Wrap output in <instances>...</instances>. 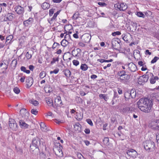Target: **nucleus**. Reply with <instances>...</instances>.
<instances>
[{
  "label": "nucleus",
  "instance_id": "nucleus-22",
  "mask_svg": "<svg viewBox=\"0 0 159 159\" xmlns=\"http://www.w3.org/2000/svg\"><path fill=\"white\" fill-rule=\"evenodd\" d=\"M19 124L20 126L22 128H27L29 126V125L22 120H19Z\"/></svg>",
  "mask_w": 159,
  "mask_h": 159
},
{
  "label": "nucleus",
  "instance_id": "nucleus-24",
  "mask_svg": "<svg viewBox=\"0 0 159 159\" xmlns=\"http://www.w3.org/2000/svg\"><path fill=\"white\" fill-rule=\"evenodd\" d=\"M8 62H7V64L5 63L3 61L0 64V68H2V69L4 70H6L8 67Z\"/></svg>",
  "mask_w": 159,
  "mask_h": 159
},
{
  "label": "nucleus",
  "instance_id": "nucleus-62",
  "mask_svg": "<svg viewBox=\"0 0 159 159\" xmlns=\"http://www.w3.org/2000/svg\"><path fill=\"white\" fill-rule=\"evenodd\" d=\"M118 94L116 92L114 91V96L113 98V99H115V98H118Z\"/></svg>",
  "mask_w": 159,
  "mask_h": 159
},
{
  "label": "nucleus",
  "instance_id": "nucleus-2",
  "mask_svg": "<svg viewBox=\"0 0 159 159\" xmlns=\"http://www.w3.org/2000/svg\"><path fill=\"white\" fill-rule=\"evenodd\" d=\"M143 144L144 148L148 152L155 150V144L153 141L150 140H147Z\"/></svg>",
  "mask_w": 159,
  "mask_h": 159
},
{
  "label": "nucleus",
  "instance_id": "nucleus-48",
  "mask_svg": "<svg viewBox=\"0 0 159 159\" xmlns=\"http://www.w3.org/2000/svg\"><path fill=\"white\" fill-rule=\"evenodd\" d=\"M32 56L31 54L29 52H26L25 56L27 59H30Z\"/></svg>",
  "mask_w": 159,
  "mask_h": 159
},
{
  "label": "nucleus",
  "instance_id": "nucleus-38",
  "mask_svg": "<svg viewBox=\"0 0 159 159\" xmlns=\"http://www.w3.org/2000/svg\"><path fill=\"white\" fill-rule=\"evenodd\" d=\"M103 142L104 145L106 146L108 145L109 144V138L108 137L104 138Z\"/></svg>",
  "mask_w": 159,
  "mask_h": 159
},
{
  "label": "nucleus",
  "instance_id": "nucleus-27",
  "mask_svg": "<svg viewBox=\"0 0 159 159\" xmlns=\"http://www.w3.org/2000/svg\"><path fill=\"white\" fill-rule=\"evenodd\" d=\"M45 101L48 106H53V101L51 98H46Z\"/></svg>",
  "mask_w": 159,
  "mask_h": 159
},
{
  "label": "nucleus",
  "instance_id": "nucleus-28",
  "mask_svg": "<svg viewBox=\"0 0 159 159\" xmlns=\"http://www.w3.org/2000/svg\"><path fill=\"white\" fill-rule=\"evenodd\" d=\"M64 72V74L67 77H70V76L71 73L69 70L66 69L63 71Z\"/></svg>",
  "mask_w": 159,
  "mask_h": 159
},
{
  "label": "nucleus",
  "instance_id": "nucleus-14",
  "mask_svg": "<svg viewBox=\"0 0 159 159\" xmlns=\"http://www.w3.org/2000/svg\"><path fill=\"white\" fill-rule=\"evenodd\" d=\"M91 36L89 34H85L82 36V40L85 43H88L91 39Z\"/></svg>",
  "mask_w": 159,
  "mask_h": 159
},
{
  "label": "nucleus",
  "instance_id": "nucleus-26",
  "mask_svg": "<svg viewBox=\"0 0 159 159\" xmlns=\"http://www.w3.org/2000/svg\"><path fill=\"white\" fill-rule=\"evenodd\" d=\"M40 126L41 130L44 132H46L47 130V126L45 125L43 122H41L40 124Z\"/></svg>",
  "mask_w": 159,
  "mask_h": 159
},
{
  "label": "nucleus",
  "instance_id": "nucleus-58",
  "mask_svg": "<svg viewBox=\"0 0 159 159\" xmlns=\"http://www.w3.org/2000/svg\"><path fill=\"white\" fill-rule=\"evenodd\" d=\"M58 45V46H60V44L58 43L55 42L53 44L52 48L54 49Z\"/></svg>",
  "mask_w": 159,
  "mask_h": 159
},
{
  "label": "nucleus",
  "instance_id": "nucleus-36",
  "mask_svg": "<svg viewBox=\"0 0 159 159\" xmlns=\"http://www.w3.org/2000/svg\"><path fill=\"white\" fill-rule=\"evenodd\" d=\"M124 95L126 100H128L131 98L129 91L126 92L125 93Z\"/></svg>",
  "mask_w": 159,
  "mask_h": 159
},
{
  "label": "nucleus",
  "instance_id": "nucleus-45",
  "mask_svg": "<svg viewBox=\"0 0 159 159\" xmlns=\"http://www.w3.org/2000/svg\"><path fill=\"white\" fill-rule=\"evenodd\" d=\"M137 16L139 17H143V18H145V15L144 14L141 12H138L137 13Z\"/></svg>",
  "mask_w": 159,
  "mask_h": 159
},
{
  "label": "nucleus",
  "instance_id": "nucleus-57",
  "mask_svg": "<svg viewBox=\"0 0 159 159\" xmlns=\"http://www.w3.org/2000/svg\"><path fill=\"white\" fill-rule=\"evenodd\" d=\"M73 63L74 65L75 66H78L79 64V61L76 60H74L73 61Z\"/></svg>",
  "mask_w": 159,
  "mask_h": 159
},
{
  "label": "nucleus",
  "instance_id": "nucleus-17",
  "mask_svg": "<svg viewBox=\"0 0 159 159\" xmlns=\"http://www.w3.org/2000/svg\"><path fill=\"white\" fill-rule=\"evenodd\" d=\"M55 105L58 107H60L63 105L60 97H57L55 99Z\"/></svg>",
  "mask_w": 159,
  "mask_h": 159
},
{
  "label": "nucleus",
  "instance_id": "nucleus-50",
  "mask_svg": "<svg viewBox=\"0 0 159 159\" xmlns=\"http://www.w3.org/2000/svg\"><path fill=\"white\" fill-rule=\"evenodd\" d=\"M13 91L16 93L17 94L19 93L20 92L19 89L17 87H15L14 88Z\"/></svg>",
  "mask_w": 159,
  "mask_h": 159
},
{
  "label": "nucleus",
  "instance_id": "nucleus-10",
  "mask_svg": "<svg viewBox=\"0 0 159 159\" xmlns=\"http://www.w3.org/2000/svg\"><path fill=\"white\" fill-rule=\"evenodd\" d=\"M14 10L19 15L23 14L24 12L23 7L20 6H16L14 8Z\"/></svg>",
  "mask_w": 159,
  "mask_h": 159
},
{
  "label": "nucleus",
  "instance_id": "nucleus-8",
  "mask_svg": "<svg viewBox=\"0 0 159 159\" xmlns=\"http://www.w3.org/2000/svg\"><path fill=\"white\" fill-rule=\"evenodd\" d=\"M126 153L129 156L133 158H136L138 155L137 152L135 150L132 149L128 150L127 151Z\"/></svg>",
  "mask_w": 159,
  "mask_h": 159
},
{
  "label": "nucleus",
  "instance_id": "nucleus-18",
  "mask_svg": "<svg viewBox=\"0 0 159 159\" xmlns=\"http://www.w3.org/2000/svg\"><path fill=\"white\" fill-rule=\"evenodd\" d=\"M148 74L140 76L139 79V81H140L141 80L142 82H147L148 80Z\"/></svg>",
  "mask_w": 159,
  "mask_h": 159
},
{
  "label": "nucleus",
  "instance_id": "nucleus-35",
  "mask_svg": "<svg viewBox=\"0 0 159 159\" xmlns=\"http://www.w3.org/2000/svg\"><path fill=\"white\" fill-rule=\"evenodd\" d=\"M57 16L56 15H55V14H54L53 16L51 19L48 20V21L50 25H51L52 24V21H54L55 20Z\"/></svg>",
  "mask_w": 159,
  "mask_h": 159
},
{
  "label": "nucleus",
  "instance_id": "nucleus-49",
  "mask_svg": "<svg viewBox=\"0 0 159 159\" xmlns=\"http://www.w3.org/2000/svg\"><path fill=\"white\" fill-rule=\"evenodd\" d=\"M159 59V57L156 56L151 61V63H154L157 62V61Z\"/></svg>",
  "mask_w": 159,
  "mask_h": 159
},
{
  "label": "nucleus",
  "instance_id": "nucleus-15",
  "mask_svg": "<svg viewBox=\"0 0 159 159\" xmlns=\"http://www.w3.org/2000/svg\"><path fill=\"white\" fill-rule=\"evenodd\" d=\"M14 14L12 13H8L5 15L6 18L4 19V20L5 21H11L13 19V16Z\"/></svg>",
  "mask_w": 159,
  "mask_h": 159
},
{
  "label": "nucleus",
  "instance_id": "nucleus-55",
  "mask_svg": "<svg viewBox=\"0 0 159 159\" xmlns=\"http://www.w3.org/2000/svg\"><path fill=\"white\" fill-rule=\"evenodd\" d=\"M98 4L102 7H106L107 6V4L104 2H99L98 3Z\"/></svg>",
  "mask_w": 159,
  "mask_h": 159
},
{
  "label": "nucleus",
  "instance_id": "nucleus-16",
  "mask_svg": "<svg viewBox=\"0 0 159 159\" xmlns=\"http://www.w3.org/2000/svg\"><path fill=\"white\" fill-rule=\"evenodd\" d=\"M128 69L131 71L134 72L137 70V67L134 64L131 62L128 64Z\"/></svg>",
  "mask_w": 159,
  "mask_h": 159
},
{
  "label": "nucleus",
  "instance_id": "nucleus-43",
  "mask_svg": "<svg viewBox=\"0 0 159 159\" xmlns=\"http://www.w3.org/2000/svg\"><path fill=\"white\" fill-rule=\"evenodd\" d=\"M121 37L125 41L127 42L129 40L128 39V35H125V34H123Z\"/></svg>",
  "mask_w": 159,
  "mask_h": 159
},
{
  "label": "nucleus",
  "instance_id": "nucleus-54",
  "mask_svg": "<svg viewBox=\"0 0 159 159\" xmlns=\"http://www.w3.org/2000/svg\"><path fill=\"white\" fill-rule=\"evenodd\" d=\"M86 121L91 126H93V124L91 119H87L86 120Z\"/></svg>",
  "mask_w": 159,
  "mask_h": 159
},
{
  "label": "nucleus",
  "instance_id": "nucleus-61",
  "mask_svg": "<svg viewBox=\"0 0 159 159\" xmlns=\"http://www.w3.org/2000/svg\"><path fill=\"white\" fill-rule=\"evenodd\" d=\"M84 132L86 134H88L90 133V130L89 129H86L84 130Z\"/></svg>",
  "mask_w": 159,
  "mask_h": 159
},
{
  "label": "nucleus",
  "instance_id": "nucleus-39",
  "mask_svg": "<svg viewBox=\"0 0 159 159\" xmlns=\"http://www.w3.org/2000/svg\"><path fill=\"white\" fill-rule=\"evenodd\" d=\"M13 38V36L12 35H10L6 38V42L10 43L12 39Z\"/></svg>",
  "mask_w": 159,
  "mask_h": 159
},
{
  "label": "nucleus",
  "instance_id": "nucleus-23",
  "mask_svg": "<svg viewBox=\"0 0 159 159\" xmlns=\"http://www.w3.org/2000/svg\"><path fill=\"white\" fill-rule=\"evenodd\" d=\"M62 147L58 149H56L55 150H53L56 153V154L58 156H61L62 155Z\"/></svg>",
  "mask_w": 159,
  "mask_h": 159
},
{
  "label": "nucleus",
  "instance_id": "nucleus-5",
  "mask_svg": "<svg viewBox=\"0 0 159 159\" xmlns=\"http://www.w3.org/2000/svg\"><path fill=\"white\" fill-rule=\"evenodd\" d=\"M41 142L40 139L37 137L34 138L32 141V145L30 146V148L31 149L32 148H31L33 146L36 149L38 148V147L40 145Z\"/></svg>",
  "mask_w": 159,
  "mask_h": 159
},
{
  "label": "nucleus",
  "instance_id": "nucleus-25",
  "mask_svg": "<svg viewBox=\"0 0 159 159\" xmlns=\"http://www.w3.org/2000/svg\"><path fill=\"white\" fill-rule=\"evenodd\" d=\"M50 6V5L49 4L46 2H43L41 5V7L43 10H46L48 9Z\"/></svg>",
  "mask_w": 159,
  "mask_h": 159
},
{
  "label": "nucleus",
  "instance_id": "nucleus-4",
  "mask_svg": "<svg viewBox=\"0 0 159 159\" xmlns=\"http://www.w3.org/2000/svg\"><path fill=\"white\" fill-rule=\"evenodd\" d=\"M114 7L117 8L120 11H124L127 8V6L125 3L123 2H118L114 5Z\"/></svg>",
  "mask_w": 159,
  "mask_h": 159
},
{
  "label": "nucleus",
  "instance_id": "nucleus-64",
  "mask_svg": "<svg viewBox=\"0 0 159 159\" xmlns=\"http://www.w3.org/2000/svg\"><path fill=\"white\" fill-rule=\"evenodd\" d=\"M78 32H76V33L74 34L73 35V36L74 38L77 39L79 38L78 34Z\"/></svg>",
  "mask_w": 159,
  "mask_h": 159
},
{
  "label": "nucleus",
  "instance_id": "nucleus-46",
  "mask_svg": "<svg viewBox=\"0 0 159 159\" xmlns=\"http://www.w3.org/2000/svg\"><path fill=\"white\" fill-rule=\"evenodd\" d=\"M79 12H77L75 13L73 15L72 18L73 19H77L78 17H79Z\"/></svg>",
  "mask_w": 159,
  "mask_h": 159
},
{
  "label": "nucleus",
  "instance_id": "nucleus-3",
  "mask_svg": "<svg viewBox=\"0 0 159 159\" xmlns=\"http://www.w3.org/2000/svg\"><path fill=\"white\" fill-rule=\"evenodd\" d=\"M148 126L153 129L159 130V120H154L150 121Z\"/></svg>",
  "mask_w": 159,
  "mask_h": 159
},
{
  "label": "nucleus",
  "instance_id": "nucleus-29",
  "mask_svg": "<svg viewBox=\"0 0 159 159\" xmlns=\"http://www.w3.org/2000/svg\"><path fill=\"white\" fill-rule=\"evenodd\" d=\"M129 91L131 98H134L136 95V91L132 89Z\"/></svg>",
  "mask_w": 159,
  "mask_h": 159
},
{
  "label": "nucleus",
  "instance_id": "nucleus-1",
  "mask_svg": "<svg viewBox=\"0 0 159 159\" xmlns=\"http://www.w3.org/2000/svg\"><path fill=\"white\" fill-rule=\"evenodd\" d=\"M153 105L152 100L147 98L140 99L137 102V105L141 111L145 112H150Z\"/></svg>",
  "mask_w": 159,
  "mask_h": 159
},
{
  "label": "nucleus",
  "instance_id": "nucleus-13",
  "mask_svg": "<svg viewBox=\"0 0 159 159\" xmlns=\"http://www.w3.org/2000/svg\"><path fill=\"white\" fill-rule=\"evenodd\" d=\"M133 111V108L132 107H127L123 108L120 110V111L122 114H125L128 112H132Z\"/></svg>",
  "mask_w": 159,
  "mask_h": 159
},
{
  "label": "nucleus",
  "instance_id": "nucleus-19",
  "mask_svg": "<svg viewBox=\"0 0 159 159\" xmlns=\"http://www.w3.org/2000/svg\"><path fill=\"white\" fill-rule=\"evenodd\" d=\"M20 113L23 117L28 116L29 112L25 108H22L20 111Z\"/></svg>",
  "mask_w": 159,
  "mask_h": 159
},
{
  "label": "nucleus",
  "instance_id": "nucleus-44",
  "mask_svg": "<svg viewBox=\"0 0 159 159\" xmlns=\"http://www.w3.org/2000/svg\"><path fill=\"white\" fill-rule=\"evenodd\" d=\"M30 112L32 114L35 115H36L38 114V111L37 110V109H32L31 110Z\"/></svg>",
  "mask_w": 159,
  "mask_h": 159
},
{
  "label": "nucleus",
  "instance_id": "nucleus-34",
  "mask_svg": "<svg viewBox=\"0 0 159 159\" xmlns=\"http://www.w3.org/2000/svg\"><path fill=\"white\" fill-rule=\"evenodd\" d=\"M68 42L65 39L62 40L61 42V44L63 47H65L68 44Z\"/></svg>",
  "mask_w": 159,
  "mask_h": 159
},
{
  "label": "nucleus",
  "instance_id": "nucleus-42",
  "mask_svg": "<svg viewBox=\"0 0 159 159\" xmlns=\"http://www.w3.org/2000/svg\"><path fill=\"white\" fill-rule=\"evenodd\" d=\"M17 64V61L16 59L13 60L11 62V65L13 67H15Z\"/></svg>",
  "mask_w": 159,
  "mask_h": 159
},
{
  "label": "nucleus",
  "instance_id": "nucleus-11",
  "mask_svg": "<svg viewBox=\"0 0 159 159\" xmlns=\"http://www.w3.org/2000/svg\"><path fill=\"white\" fill-rule=\"evenodd\" d=\"M130 79V76L129 75L126 74L122 76L119 77V80L120 82L125 83Z\"/></svg>",
  "mask_w": 159,
  "mask_h": 159
},
{
  "label": "nucleus",
  "instance_id": "nucleus-33",
  "mask_svg": "<svg viewBox=\"0 0 159 159\" xmlns=\"http://www.w3.org/2000/svg\"><path fill=\"white\" fill-rule=\"evenodd\" d=\"M62 146L61 145V144L59 143H54V146L53 147V150L56 149H58L60 148H61Z\"/></svg>",
  "mask_w": 159,
  "mask_h": 159
},
{
  "label": "nucleus",
  "instance_id": "nucleus-6",
  "mask_svg": "<svg viewBox=\"0 0 159 159\" xmlns=\"http://www.w3.org/2000/svg\"><path fill=\"white\" fill-rule=\"evenodd\" d=\"M120 40L118 38L113 39L111 41V44L113 48L116 50H118L120 48Z\"/></svg>",
  "mask_w": 159,
  "mask_h": 159
},
{
  "label": "nucleus",
  "instance_id": "nucleus-21",
  "mask_svg": "<svg viewBox=\"0 0 159 159\" xmlns=\"http://www.w3.org/2000/svg\"><path fill=\"white\" fill-rule=\"evenodd\" d=\"M33 21V19L30 18L28 20H25L23 22V24L26 27H28L30 25H31Z\"/></svg>",
  "mask_w": 159,
  "mask_h": 159
},
{
  "label": "nucleus",
  "instance_id": "nucleus-12",
  "mask_svg": "<svg viewBox=\"0 0 159 159\" xmlns=\"http://www.w3.org/2000/svg\"><path fill=\"white\" fill-rule=\"evenodd\" d=\"M149 75L151 76L149 79L150 82L151 84H153L155 83L156 81L158 80V77L157 76H154L152 73H150Z\"/></svg>",
  "mask_w": 159,
  "mask_h": 159
},
{
  "label": "nucleus",
  "instance_id": "nucleus-20",
  "mask_svg": "<svg viewBox=\"0 0 159 159\" xmlns=\"http://www.w3.org/2000/svg\"><path fill=\"white\" fill-rule=\"evenodd\" d=\"M81 50L79 48H77L76 50L72 51V53L73 55L75 57H79L80 55Z\"/></svg>",
  "mask_w": 159,
  "mask_h": 159
},
{
  "label": "nucleus",
  "instance_id": "nucleus-37",
  "mask_svg": "<svg viewBox=\"0 0 159 159\" xmlns=\"http://www.w3.org/2000/svg\"><path fill=\"white\" fill-rule=\"evenodd\" d=\"M20 69L21 70L27 74H29L30 73V71L29 70H26V68L24 66H22L20 67Z\"/></svg>",
  "mask_w": 159,
  "mask_h": 159
},
{
  "label": "nucleus",
  "instance_id": "nucleus-32",
  "mask_svg": "<svg viewBox=\"0 0 159 159\" xmlns=\"http://www.w3.org/2000/svg\"><path fill=\"white\" fill-rule=\"evenodd\" d=\"M29 102L34 106H36L39 104L38 102L34 99H31L30 100H29Z\"/></svg>",
  "mask_w": 159,
  "mask_h": 159
},
{
  "label": "nucleus",
  "instance_id": "nucleus-63",
  "mask_svg": "<svg viewBox=\"0 0 159 159\" xmlns=\"http://www.w3.org/2000/svg\"><path fill=\"white\" fill-rule=\"evenodd\" d=\"M156 139L157 143H159V133L157 134L156 136Z\"/></svg>",
  "mask_w": 159,
  "mask_h": 159
},
{
  "label": "nucleus",
  "instance_id": "nucleus-59",
  "mask_svg": "<svg viewBox=\"0 0 159 159\" xmlns=\"http://www.w3.org/2000/svg\"><path fill=\"white\" fill-rule=\"evenodd\" d=\"M54 13V10L52 9H51L49 11V15L50 16H52Z\"/></svg>",
  "mask_w": 159,
  "mask_h": 159
},
{
  "label": "nucleus",
  "instance_id": "nucleus-9",
  "mask_svg": "<svg viewBox=\"0 0 159 159\" xmlns=\"http://www.w3.org/2000/svg\"><path fill=\"white\" fill-rule=\"evenodd\" d=\"M34 80L32 77H28L26 80V88H29L33 84Z\"/></svg>",
  "mask_w": 159,
  "mask_h": 159
},
{
  "label": "nucleus",
  "instance_id": "nucleus-47",
  "mask_svg": "<svg viewBox=\"0 0 159 159\" xmlns=\"http://www.w3.org/2000/svg\"><path fill=\"white\" fill-rule=\"evenodd\" d=\"M46 76V73L44 71H42L40 74L39 77L41 79L44 78Z\"/></svg>",
  "mask_w": 159,
  "mask_h": 159
},
{
  "label": "nucleus",
  "instance_id": "nucleus-40",
  "mask_svg": "<svg viewBox=\"0 0 159 159\" xmlns=\"http://www.w3.org/2000/svg\"><path fill=\"white\" fill-rule=\"evenodd\" d=\"M126 72L125 70H122L120 71H118L117 73V75L119 76L120 77L123 76L124 75H126L125 74Z\"/></svg>",
  "mask_w": 159,
  "mask_h": 159
},
{
  "label": "nucleus",
  "instance_id": "nucleus-30",
  "mask_svg": "<svg viewBox=\"0 0 159 159\" xmlns=\"http://www.w3.org/2000/svg\"><path fill=\"white\" fill-rule=\"evenodd\" d=\"M88 68V66L85 64H82L80 68L83 71L86 70Z\"/></svg>",
  "mask_w": 159,
  "mask_h": 159
},
{
  "label": "nucleus",
  "instance_id": "nucleus-7",
  "mask_svg": "<svg viewBox=\"0 0 159 159\" xmlns=\"http://www.w3.org/2000/svg\"><path fill=\"white\" fill-rule=\"evenodd\" d=\"M9 122L10 128L12 130H16L17 128V125L16 121L13 119L10 118Z\"/></svg>",
  "mask_w": 159,
  "mask_h": 159
},
{
  "label": "nucleus",
  "instance_id": "nucleus-60",
  "mask_svg": "<svg viewBox=\"0 0 159 159\" xmlns=\"http://www.w3.org/2000/svg\"><path fill=\"white\" fill-rule=\"evenodd\" d=\"M145 54L146 55H150L152 54V53L151 52H150L148 50H146L145 51Z\"/></svg>",
  "mask_w": 159,
  "mask_h": 159
},
{
  "label": "nucleus",
  "instance_id": "nucleus-56",
  "mask_svg": "<svg viewBox=\"0 0 159 159\" xmlns=\"http://www.w3.org/2000/svg\"><path fill=\"white\" fill-rule=\"evenodd\" d=\"M8 2H7V3H5V2H3L2 3H0V5L2 7H7V5H8Z\"/></svg>",
  "mask_w": 159,
  "mask_h": 159
},
{
  "label": "nucleus",
  "instance_id": "nucleus-41",
  "mask_svg": "<svg viewBox=\"0 0 159 159\" xmlns=\"http://www.w3.org/2000/svg\"><path fill=\"white\" fill-rule=\"evenodd\" d=\"M44 89L45 92L47 93H50L52 91V89L50 87H44Z\"/></svg>",
  "mask_w": 159,
  "mask_h": 159
},
{
  "label": "nucleus",
  "instance_id": "nucleus-51",
  "mask_svg": "<svg viewBox=\"0 0 159 159\" xmlns=\"http://www.w3.org/2000/svg\"><path fill=\"white\" fill-rule=\"evenodd\" d=\"M59 61V58L58 57H57L56 58H53L52 59V60L51 62V64H53L56 61Z\"/></svg>",
  "mask_w": 159,
  "mask_h": 159
},
{
  "label": "nucleus",
  "instance_id": "nucleus-52",
  "mask_svg": "<svg viewBox=\"0 0 159 159\" xmlns=\"http://www.w3.org/2000/svg\"><path fill=\"white\" fill-rule=\"evenodd\" d=\"M59 69L57 68L56 69H55L53 71H50V73L51 74H52V73H54L55 74H57L59 71Z\"/></svg>",
  "mask_w": 159,
  "mask_h": 159
},
{
  "label": "nucleus",
  "instance_id": "nucleus-31",
  "mask_svg": "<svg viewBox=\"0 0 159 159\" xmlns=\"http://www.w3.org/2000/svg\"><path fill=\"white\" fill-rule=\"evenodd\" d=\"M99 97L100 98H103L105 101H107L108 99V97L107 96V94H100Z\"/></svg>",
  "mask_w": 159,
  "mask_h": 159
},
{
  "label": "nucleus",
  "instance_id": "nucleus-53",
  "mask_svg": "<svg viewBox=\"0 0 159 159\" xmlns=\"http://www.w3.org/2000/svg\"><path fill=\"white\" fill-rule=\"evenodd\" d=\"M121 34V33L119 31H116L114 32H113L112 33V35L113 36H116V35H119Z\"/></svg>",
  "mask_w": 159,
  "mask_h": 159
}]
</instances>
